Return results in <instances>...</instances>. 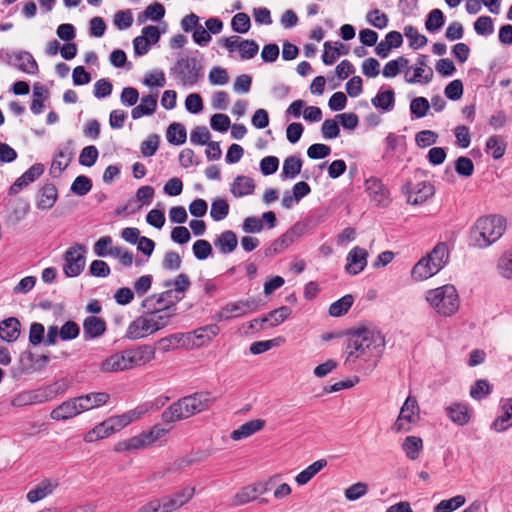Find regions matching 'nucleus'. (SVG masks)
<instances>
[{
	"instance_id": "864d4df0",
	"label": "nucleus",
	"mask_w": 512,
	"mask_h": 512,
	"mask_svg": "<svg viewBox=\"0 0 512 512\" xmlns=\"http://www.w3.org/2000/svg\"><path fill=\"white\" fill-rule=\"evenodd\" d=\"M404 35L409 39V46L414 50L425 46L428 42L427 37L420 34L412 25L404 27Z\"/></svg>"
},
{
	"instance_id": "6e6552de",
	"label": "nucleus",
	"mask_w": 512,
	"mask_h": 512,
	"mask_svg": "<svg viewBox=\"0 0 512 512\" xmlns=\"http://www.w3.org/2000/svg\"><path fill=\"white\" fill-rule=\"evenodd\" d=\"M257 309V301L254 298L229 302L221 308L215 315L217 321H226L232 318L241 317Z\"/></svg>"
},
{
	"instance_id": "5701e85b",
	"label": "nucleus",
	"mask_w": 512,
	"mask_h": 512,
	"mask_svg": "<svg viewBox=\"0 0 512 512\" xmlns=\"http://www.w3.org/2000/svg\"><path fill=\"white\" fill-rule=\"evenodd\" d=\"M106 330V323L103 319L96 316H88L83 322V336L85 340H91L100 337Z\"/></svg>"
},
{
	"instance_id": "8fccbe9b",
	"label": "nucleus",
	"mask_w": 512,
	"mask_h": 512,
	"mask_svg": "<svg viewBox=\"0 0 512 512\" xmlns=\"http://www.w3.org/2000/svg\"><path fill=\"white\" fill-rule=\"evenodd\" d=\"M353 296L347 294L337 301L333 302L329 307V315L332 317H340L348 312L353 304Z\"/></svg>"
},
{
	"instance_id": "72a5a7b5",
	"label": "nucleus",
	"mask_w": 512,
	"mask_h": 512,
	"mask_svg": "<svg viewBox=\"0 0 512 512\" xmlns=\"http://www.w3.org/2000/svg\"><path fill=\"white\" fill-rule=\"evenodd\" d=\"M427 257L431 259L432 263H435L438 271L442 270L448 263L450 257L447 244L444 242L437 243L432 251L427 254Z\"/></svg>"
},
{
	"instance_id": "e433bc0d",
	"label": "nucleus",
	"mask_w": 512,
	"mask_h": 512,
	"mask_svg": "<svg viewBox=\"0 0 512 512\" xmlns=\"http://www.w3.org/2000/svg\"><path fill=\"white\" fill-rule=\"evenodd\" d=\"M327 466V460L326 459H319L312 464H310L308 467H306L304 470H302L300 473H298L295 477V481L298 485H305L307 484L317 473H319L324 467Z\"/></svg>"
},
{
	"instance_id": "a19ab883",
	"label": "nucleus",
	"mask_w": 512,
	"mask_h": 512,
	"mask_svg": "<svg viewBox=\"0 0 512 512\" xmlns=\"http://www.w3.org/2000/svg\"><path fill=\"white\" fill-rule=\"evenodd\" d=\"M149 297H153L152 302L170 308H176V304L183 299V295H178L171 288L161 293L150 295Z\"/></svg>"
},
{
	"instance_id": "13d9d810",
	"label": "nucleus",
	"mask_w": 512,
	"mask_h": 512,
	"mask_svg": "<svg viewBox=\"0 0 512 512\" xmlns=\"http://www.w3.org/2000/svg\"><path fill=\"white\" fill-rule=\"evenodd\" d=\"M445 23L444 14L440 9H433L429 12L425 21V28L429 32H435L442 28Z\"/></svg>"
},
{
	"instance_id": "680f3d73",
	"label": "nucleus",
	"mask_w": 512,
	"mask_h": 512,
	"mask_svg": "<svg viewBox=\"0 0 512 512\" xmlns=\"http://www.w3.org/2000/svg\"><path fill=\"white\" fill-rule=\"evenodd\" d=\"M465 497L462 495L454 496L447 500L440 501L434 508L435 512H452L465 503Z\"/></svg>"
},
{
	"instance_id": "4468645a",
	"label": "nucleus",
	"mask_w": 512,
	"mask_h": 512,
	"mask_svg": "<svg viewBox=\"0 0 512 512\" xmlns=\"http://www.w3.org/2000/svg\"><path fill=\"white\" fill-rule=\"evenodd\" d=\"M47 402V398L43 396L40 388L32 390H23L13 396L11 399V406L20 408L28 405L42 404Z\"/></svg>"
},
{
	"instance_id": "e2e57ef3",
	"label": "nucleus",
	"mask_w": 512,
	"mask_h": 512,
	"mask_svg": "<svg viewBox=\"0 0 512 512\" xmlns=\"http://www.w3.org/2000/svg\"><path fill=\"white\" fill-rule=\"evenodd\" d=\"M430 108L429 101L425 97H416L410 103L412 118H423Z\"/></svg>"
},
{
	"instance_id": "473e14b6",
	"label": "nucleus",
	"mask_w": 512,
	"mask_h": 512,
	"mask_svg": "<svg viewBox=\"0 0 512 512\" xmlns=\"http://www.w3.org/2000/svg\"><path fill=\"white\" fill-rule=\"evenodd\" d=\"M114 426L110 418L96 425L92 430L87 432L84 436L85 442H93L115 433Z\"/></svg>"
},
{
	"instance_id": "b1692460",
	"label": "nucleus",
	"mask_w": 512,
	"mask_h": 512,
	"mask_svg": "<svg viewBox=\"0 0 512 512\" xmlns=\"http://www.w3.org/2000/svg\"><path fill=\"white\" fill-rule=\"evenodd\" d=\"M447 417L455 424L463 426L470 420V411L467 404L454 402L445 408Z\"/></svg>"
},
{
	"instance_id": "4d7b16f0",
	"label": "nucleus",
	"mask_w": 512,
	"mask_h": 512,
	"mask_svg": "<svg viewBox=\"0 0 512 512\" xmlns=\"http://www.w3.org/2000/svg\"><path fill=\"white\" fill-rule=\"evenodd\" d=\"M229 214V204L223 198L215 199L211 204L210 216L214 221H221Z\"/></svg>"
},
{
	"instance_id": "423d86ee",
	"label": "nucleus",
	"mask_w": 512,
	"mask_h": 512,
	"mask_svg": "<svg viewBox=\"0 0 512 512\" xmlns=\"http://www.w3.org/2000/svg\"><path fill=\"white\" fill-rule=\"evenodd\" d=\"M153 297H146L141 307L144 309V314H147L155 332L165 328L170 319L175 315L176 308L158 305L152 302Z\"/></svg>"
},
{
	"instance_id": "2f4dec72",
	"label": "nucleus",
	"mask_w": 512,
	"mask_h": 512,
	"mask_svg": "<svg viewBox=\"0 0 512 512\" xmlns=\"http://www.w3.org/2000/svg\"><path fill=\"white\" fill-rule=\"evenodd\" d=\"M264 425L265 421L262 419L250 420L242 424L238 429L232 431L231 438L235 441L247 438L260 431Z\"/></svg>"
},
{
	"instance_id": "393cba45",
	"label": "nucleus",
	"mask_w": 512,
	"mask_h": 512,
	"mask_svg": "<svg viewBox=\"0 0 512 512\" xmlns=\"http://www.w3.org/2000/svg\"><path fill=\"white\" fill-rule=\"evenodd\" d=\"M295 237L296 233L294 228L289 229L276 240H274L271 245L265 249V256L273 257L281 253L295 241Z\"/></svg>"
},
{
	"instance_id": "3c124183",
	"label": "nucleus",
	"mask_w": 512,
	"mask_h": 512,
	"mask_svg": "<svg viewBox=\"0 0 512 512\" xmlns=\"http://www.w3.org/2000/svg\"><path fill=\"white\" fill-rule=\"evenodd\" d=\"M497 271L503 278L512 280V247L498 259Z\"/></svg>"
},
{
	"instance_id": "338daca9",
	"label": "nucleus",
	"mask_w": 512,
	"mask_h": 512,
	"mask_svg": "<svg viewBox=\"0 0 512 512\" xmlns=\"http://www.w3.org/2000/svg\"><path fill=\"white\" fill-rule=\"evenodd\" d=\"M257 497L251 487V485L243 487L240 491H238L232 498L233 506H241L245 505L251 501L256 500Z\"/></svg>"
},
{
	"instance_id": "5fc2aeb1",
	"label": "nucleus",
	"mask_w": 512,
	"mask_h": 512,
	"mask_svg": "<svg viewBox=\"0 0 512 512\" xmlns=\"http://www.w3.org/2000/svg\"><path fill=\"white\" fill-rule=\"evenodd\" d=\"M71 157L72 152L68 151V148L65 150H59L52 161L50 173L55 174L57 171L58 174H60L69 165Z\"/></svg>"
},
{
	"instance_id": "4c0bfd02",
	"label": "nucleus",
	"mask_w": 512,
	"mask_h": 512,
	"mask_svg": "<svg viewBox=\"0 0 512 512\" xmlns=\"http://www.w3.org/2000/svg\"><path fill=\"white\" fill-rule=\"evenodd\" d=\"M512 426V399L507 400L501 407V414L494 420L493 427L502 432Z\"/></svg>"
},
{
	"instance_id": "bb28decb",
	"label": "nucleus",
	"mask_w": 512,
	"mask_h": 512,
	"mask_svg": "<svg viewBox=\"0 0 512 512\" xmlns=\"http://www.w3.org/2000/svg\"><path fill=\"white\" fill-rule=\"evenodd\" d=\"M21 324L15 317L0 321V338L8 343L15 342L20 335Z\"/></svg>"
},
{
	"instance_id": "69168bd1",
	"label": "nucleus",
	"mask_w": 512,
	"mask_h": 512,
	"mask_svg": "<svg viewBox=\"0 0 512 512\" xmlns=\"http://www.w3.org/2000/svg\"><path fill=\"white\" fill-rule=\"evenodd\" d=\"M98 156L99 152L96 146H86L80 152L79 164L85 167H91L96 163Z\"/></svg>"
},
{
	"instance_id": "39448f33",
	"label": "nucleus",
	"mask_w": 512,
	"mask_h": 512,
	"mask_svg": "<svg viewBox=\"0 0 512 512\" xmlns=\"http://www.w3.org/2000/svg\"><path fill=\"white\" fill-rule=\"evenodd\" d=\"M170 73L182 86H194L203 76V66L195 57H181L170 68Z\"/></svg>"
},
{
	"instance_id": "79ce46f5",
	"label": "nucleus",
	"mask_w": 512,
	"mask_h": 512,
	"mask_svg": "<svg viewBox=\"0 0 512 512\" xmlns=\"http://www.w3.org/2000/svg\"><path fill=\"white\" fill-rule=\"evenodd\" d=\"M371 103L375 108L391 111L395 106V93L392 89L379 91L377 95L372 98Z\"/></svg>"
},
{
	"instance_id": "f3484780",
	"label": "nucleus",
	"mask_w": 512,
	"mask_h": 512,
	"mask_svg": "<svg viewBox=\"0 0 512 512\" xmlns=\"http://www.w3.org/2000/svg\"><path fill=\"white\" fill-rule=\"evenodd\" d=\"M81 414L76 397L64 401L50 412V418L55 421H66Z\"/></svg>"
},
{
	"instance_id": "a211bd4d",
	"label": "nucleus",
	"mask_w": 512,
	"mask_h": 512,
	"mask_svg": "<svg viewBox=\"0 0 512 512\" xmlns=\"http://www.w3.org/2000/svg\"><path fill=\"white\" fill-rule=\"evenodd\" d=\"M194 493L195 488L187 486L170 496L163 497L165 508L168 509V512L178 510L192 499Z\"/></svg>"
},
{
	"instance_id": "052dcab7",
	"label": "nucleus",
	"mask_w": 512,
	"mask_h": 512,
	"mask_svg": "<svg viewBox=\"0 0 512 512\" xmlns=\"http://www.w3.org/2000/svg\"><path fill=\"white\" fill-rule=\"evenodd\" d=\"M291 313V309L288 306H281L271 311L266 317L262 318V322L271 320L270 326H278L284 322Z\"/></svg>"
},
{
	"instance_id": "7c9ffc66",
	"label": "nucleus",
	"mask_w": 512,
	"mask_h": 512,
	"mask_svg": "<svg viewBox=\"0 0 512 512\" xmlns=\"http://www.w3.org/2000/svg\"><path fill=\"white\" fill-rule=\"evenodd\" d=\"M157 108V97L153 95H146L141 98V103L135 106L131 111L133 119H139L143 116L152 115Z\"/></svg>"
},
{
	"instance_id": "4be33fe9",
	"label": "nucleus",
	"mask_w": 512,
	"mask_h": 512,
	"mask_svg": "<svg viewBox=\"0 0 512 512\" xmlns=\"http://www.w3.org/2000/svg\"><path fill=\"white\" fill-rule=\"evenodd\" d=\"M439 271L437 270L435 263L431 262V259L427 257H422L412 268L411 277L415 281H424Z\"/></svg>"
},
{
	"instance_id": "c756f323",
	"label": "nucleus",
	"mask_w": 512,
	"mask_h": 512,
	"mask_svg": "<svg viewBox=\"0 0 512 512\" xmlns=\"http://www.w3.org/2000/svg\"><path fill=\"white\" fill-rule=\"evenodd\" d=\"M214 245L222 254H230L237 248V235L232 230L223 231L214 240Z\"/></svg>"
},
{
	"instance_id": "c03bdc74",
	"label": "nucleus",
	"mask_w": 512,
	"mask_h": 512,
	"mask_svg": "<svg viewBox=\"0 0 512 512\" xmlns=\"http://www.w3.org/2000/svg\"><path fill=\"white\" fill-rule=\"evenodd\" d=\"M402 449L410 460H416L423 450V441L417 436H407L402 443Z\"/></svg>"
},
{
	"instance_id": "49530a36",
	"label": "nucleus",
	"mask_w": 512,
	"mask_h": 512,
	"mask_svg": "<svg viewBox=\"0 0 512 512\" xmlns=\"http://www.w3.org/2000/svg\"><path fill=\"white\" fill-rule=\"evenodd\" d=\"M302 164V159L298 156L287 157L283 162L282 178H295L301 172Z\"/></svg>"
},
{
	"instance_id": "f8f14e48",
	"label": "nucleus",
	"mask_w": 512,
	"mask_h": 512,
	"mask_svg": "<svg viewBox=\"0 0 512 512\" xmlns=\"http://www.w3.org/2000/svg\"><path fill=\"white\" fill-rule=\"evenodd\" d=\"M155 333L147 314L137 317L128 325L125 337L130 340L142 339Z\"/></svg>"
},
{
	"instance_id": "a18cd8bd",
	"label": "nucleus",
	"mask_w": 512,
	"mask_h": 512,
	"mask_svg": "<svg viewBox=\"0 0 512 512\" xmlns=\"http://www.w3.org/2000/svg\"><path fill=\"white\" fill-rule=\"evenodd\" d=\"M165 15V8L159 2H154L146 7V9L138 15V22L140 24L146 22L148 19L152 21H159Z\"/></svg>"
},
{
	"instance_id": "58836bf2",
	"label": "nucleus",
	"mask_w": 512,
	"mask_h": 512,
	"mask_svg": "<svg viewBox=\"0 0 512 512\" xmlns=\"http://www.w3.org/2000/svg\"><path fill=\"white\" fill-rule=\"evenodd\" d=\"M145 412L146 410L138 407L121 415L110 417V419L112 421L115 431L117 432L122 428L128 426L131 422L139 419Z\"/></svg>"
},
{
	"instance_id": "ddd939ff",
	"label": "nucleus",
	"mask_w": 512,
	"mask_h": 512,
	"mask_svg": "<svg viewBox=\"0 0 512 512\" xmlns=\"http://www.w3.org/2000/svg\"><path fill=\"white\" fill-rule=\"evenodd\" d=\"M368 252L361 247H354L347 255L345 270L350 275H357L367 265Z\"/></svg>"
},
{
	"instance_id": "dca6fc26",
	"label": "nucleus",
	"mask_w": 512,
	"mask_h": 512,
	"mask_svg": "<svg viewBox=\"0 0 512 512\" xmlns=\"http://www.w3.org/2000/svg\"><path fill=\"white\" fill-rule=\"evenodd\" d=\"M58 199V190L53 183H45L37 192L36 207L39 210H50Z\"/></svg>"
},
{
	"instance_id": "c9c22d12",
	"label": "nucleus",
	"mask_w": 512,
	"mask_h": 512,
	"mask_svg": "<svg viewBox=\"0 0 512 512\" xmlns=\"http://www.w3.org/2000/svg\"><path fill=\"white\" fill-rule=\"evenodd\" d=\"M15 61V66L24 73L34 75L38 72V64L29 52H17Z\"/></svg>"
},
{
	"instance_id": "412c9836",
	"label": "nucleus",
	"mask_w": 512,
	"mask_h": 512,
	"mask_svg": "<svg viewBox=\"0 0 512 512\" xmlns=\"http://www.w3.org/2000/svg\"><path fill=\"white\" fill-rule=\"evenodd\" d=\"M109 398V394L106 392H92L78 396L76 400L82 413L105 405Z\"/></svg>"
},
{
	"instance_id": "774afa93",
	"label": "nucleus",
	"mask_w": 512,
	"mask_h": 512,
	"mask_svg": "<svg viewBox=\"0 0 512 512\" xmlns=\"http://www.w3.org/2000/svg\"><path fill=\"white\" fill-rule=\"evenodd\" d=\"M455 171L459 176L470 177L474 173V163L470 158L460 156L455 161Z\"/></svg>"
},
{
	"instance_id": "7ed1b4c3",
	"label": "nucleus",
	"mask_w": 512,
	"mask_h": 512,
	"mask_svg": "<svg viewBox=\"0 0 512 512\" xmlns=\"http://www.w3.org/2000/svg\"><path fill=\"white\" fill-rule=\"evenodd\" d=\"M505 229L506 220L502 216L481 217L471 229V242L475 247L486 248L496 242Z\"/></svg>"
},
{
	"instance_id": "603ef678",
	"label": "nucleus",
	"mask_w": 512,
	"mask_h": 512,
	"mask_svg": "<svg viewBox=\"0 0 512 512\" xmlns=\"http://www.w3.org/2000/svg\"><path fill=\"white\" fill-rule=\"evenodd\" d=\"M70 386L69 381L62 379L51 385L41 387L43 396L47 398V402L54 399L57 395L64 394Z\"/></svg>"
},
{
	"instance_id": "f03ea898",
	"label": "nucleus",
	"mask_w": 512,
	"mask_h": 512,
	"mask_svg": "<svg viewBox=\"0 0 512 512\" xmlns=\"http://www.w3.org/2000/svg\"><path fill=\"white\" fill-rule=\"evenodd\" d=\"M211 403L210 393L197 392L171 404L162 412L161 419L164 423H173L186 419L206 410Z\"/></svg>"
},
{
	"instance_id": "0eeeda50",
	"label": "nucleus",
	"mask_w": 512,
	"mask_h": 512,
	"mask_svg": "<svg viewBox=\"0 0 512 512\" xmlns=\"http://www.w3.org/2000/svg\"><path fill=\"white\" fill-rule=\"evenodd\" d=\"M419 411L417 399L414 396H408L400 409L392 429L396 433L409 432L412 425L419 419Z\"/></svg>"
},
{
	"instance_id": "de8ad7c7",
	"label": "nucleus",
	"mask_w": 512,
	"mask_h": 512,
	"mask_svg": "<svg viewBox=\"0 0 512 512\" xmlns=\"http://www.w3.org/2000/svg\"><path fill=\"white\" fill-rule=\"evenodd\" d=\"M191 285L190 278L185 273H180L174 279H168L163 282V286L165 288H172L178 295H183L185 297V292L189 289Z\"/></svg>"
},
{
	"instance_id": "20e7f679",
	"label": "nucleus",
	"mask_w": 512,
	"mask_h": 512,
	"mask_svg": "<svg viewBox=\"0 0 512 512\" xmlns=\"http://www.w3.org/2000/svg\"><path fill=\"white\" fill-rule=\"evenodd\" d=\"M425 299L431 308L443 317L454 315L460 306L458 292L451 284L428 290L425 294Z\"/></svg>"
},
{
	"instance_id": "ea45409f",
	"label": "nucleus",
	"mask_w": 512,
	"mask_h": 512,
	"mask_svg": "<svg viewBox=\"0 0 512 512\" xmlns=\"http://www.w3.org/2000/svg\"><path fill=\"white\" fill-rule=\"evenodd\" d=\"M147 448L145 439L143 437V434L140 433L139 435L133 436L129 439L119 441L114 446L115 452H130V451H136L139 449Z\"/></svg>"
},
{
	"instance_id": "9b49d317",
	"label": "nucleus",
	"mask_w": 512,
	"mask_h": 512,
	"mask_svg": "<svg viewBox=\"0 0 512 512\" xmlns=\"http://www.w3.org/2000/svg\"><path fill=\"white\" fill-rule=\"evenodd\" d=\"M405 188L407 193V201L413 205L423 204L435 193L434 186L427 181H421L416 184L408 182L406 183Z\"/></svg>"
},
{
	"instance_id": "0e129e2a",
	"label": "nucleus",
	"mask_w": 512,
	"mask_h": 512,
	"mask_svg": "<svg viewBox=\"0 0 512 512\" xmlns=\"http://www.w3.org/2000/svg\"><path fill=\"white\" fill-rule=\"evenodd\" d=\"M231 27L237 33H247L251 27L250 17L244 12L237 13L231 20Z\"/></svg>"
},
{
	"instance_id": "cd10ccee",
	"label": "nucleus",
	"mask_w": 512,
	"mask_h": 512,
	"mask_svg": "<svg viewBox=\"0 0 512 512\" xmlns=\"http://www.w3.org/2000/svg\"><path fill=\"white\" fill-rule=\"evenodd\" d=\"M191 341V333H175L163 337L158 341L160 349L167 352L178 347H188Z\"/></svg>"
},
{
	"instance_id": "2eb2a0df",
	"label": "nucleus",
	"mask_w": 512,
	"mask_h": 512,
	"mask_svg": "<svg viewBox=\"0 0 512 512\" xmlns=\"http://www.w3.org/2000/svg\"><path fill=\"white\" fill-rule=\"evenodd\" d=\"M59 486L58 479L45 478L26 495L28 502L36 503L51 495Z\"/></svg>"
},
{
	"instance_id": "c85d7f7f",
	"label": "nucleus",
	"mask_w": 512,
	"mask_h": 512,
	"mask_svg": "<svg viewBox=\"0 0 512 512\" xmlns=\"http://www.w3.org/2000/svg\"><path fill=\"white\" fill-rule=\"evenodd\" d=\"M255 190L254 180L248 176L239 175L231 184L230 192L236 198H242L253 194Z\"/></svg>"
},
{
	"instance_id": "1a4fd4ad",
	"label": "nucleus",
	"mask_w": 512,
	"mask_h": 512,
	"mask_svg": "<svg viewBox=\"0 0 512 512\" xmlns=\"http://www.w3.org/2000/svg\"><path fill=\"white\" fill-rule=\"evenodd\" d=\"M86 247L83 244L77 243L66 250L64 254L65 265L63 271L67 277L78 276L85 267V254Z\"/></svg>"
},
{
	"instance_id": "9d476101",
	"label": "nucleus",
	"mask_w": 512,
	"mask_h": 512,
	"mask_svg": "<svg viewBox=\"0 0 512 512\" xmlns=\"http://www.w3.org/2000/svg\"><path fill=\"white\" fill-rule=\"evenodd\" d=\"M220 44L230 53L238 51L242 60L252 59L259 51V45L255 40L242 39L239 36L222 38Z\"/></svg>"
},
{
	"instance_id": "6ab92c4d",
	"label": "nucleus",
	"mask_w": 512,
	"mask_h": 512,
	"mask_svg": "<svg viewBox=\"0 0 512 512\" xmlns=\"http://www.w3.org/2000/svg\"><path fill=\"white\" fill-rule=\"evenodd\" d=\"M131 369L125 350L114 353L102 361L100 370L104 373L120 372Z\"/></svg>"
},
{
	"instance_id": "09e8293b",
	"label": "nucleus",
	"mask_w": 512,
	"mask_h": 512,
	"mask_svg": "<svg viewBox=\"0 0 512 512\" xmlns=\"http://www.w3.org/2000/svg\"><path fill=\"white\" fill-rule=\"evenodd\" d=\"M338 47L332 48L330 42L324 43V53L322 55V61L325 65H332L336 58L340 55H346L348 53V47L342 43H336Z\"/></svg>"
},
{
	"instance_id": "f704fd0d",
	"label": "nucleus",
	"mask_w": 512,
	"mask_h": 512,
	"mask_svg": "<svg viewBox=\"0 0 512 512\" xmlns=\"http://www.w3.org/2000/svg\"><path fill=\"white\" fill-rule=\"evenodd\" d=\"M432 78V68L410 67L405 74V81L410 84H428Z\"/></svg>"
},
{
	"instance_id": "a878e982",
	"label": "nucleus",
	"mask_w": 512,
	"mask_h": 512,
	"mask_svg": "<svg viewBox=\"0 0 512 512\" xmlns=\"http://www.w3.org/2000/svg\"><path fill=\"white\" fill-rule=\"evenodd\" d=\"M365 188L369 196L378 204H384L388 200L389 192L382 181L376 177H370L365 181Z\"/></svg>"
},
{
	"instance_id": "37998d69",
	"label": "nucleus",
	"mask_w": 512,
	"mask_h": 512,
	"mask_svg": "<svg viewBox=\"0 0 512 512\" xmlns=\"http://www.w3.org/2000/svg\"><path fill=\"white\" fill-rule=\"evenodd\" d=\"M167 141L172 145H182L186 142L187 131L183 124L174 122L170 124L166 132Z\"/></svg>"
},
{
	"instance_id": "bf43d9fd",
	"label": "nucleus",
	"mask_w": 512,
	"mask_h": 512,
	"mask_svg": "<svg viewBox=\"0 0 512 512\" xmlns=\"http://www.w3.org/2000/svg\"><path fill=\"white\" fill-rule=\"evenodd\" d=\"M92 189V181L85 175L77 176L71 184L70 190L78 196H84Z\"/></svg>"
},
{
	"instance_id": "aec40b11",
	"label": "nucleus",
	"mask_w": 512,
	"mask_h": 512,
	"mask_svg": "<svg viewBox=\"0 0 512 512\" xmlns=\"http://www.w3.org/2000/svg\"><path fill=\"white\" fill-rule=\"evenodd\" d=\"M125 352L131 369L150 362L155 355L153 348L148 345H142L135 349H126Z\"/></svg>"
},
{
	"instance_id": "6e6d98bb",
	"label": "nucleus",
	"mask_w": 512,
	"mask_h": 512,
	"mask_svg": "<svg viewBox=\"0 0 512 512\" xmlns=\"http://www.w3.org/2000/svg\"><path fill=\"white\" fill-rule=\"evenodd\" d=\"M506 150L505 142L499 136H490L486 141V151L490 152L493 159L497 160L503 157Z\"/></svg>"
},
{
	"instance_id": "f257e3e1",
	"label": "nucleus",
	"mask_w": 512,
	"mask_h": 512,
	"mask_svg": "<svg viewBox=\"0 0 512 512\" xmlns=\"http://www.w3.org/2000/svg\"><path fill=\"white\" fill-rule=\"evenodd\" d=\"M384 337L380 332L367 328H359L350 333L346 347L344 365L351 367L357 359L369 360L379 356L384 347Z\"/></svg>"
}]
</instances>
